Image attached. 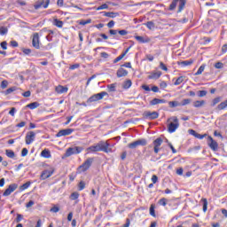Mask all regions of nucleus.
<instances>
[{
  "label": "nucleus",
  "mask_w": 227,
  "mask_h": 227,
  "mask_svg": "<svg viewBox=\"0 0 227 227\" xmlns=\"http://www.w3.org/2000/svg\"><path fill=\"white\" fill-rule=\"evenodd\" d=\"M109 146H111V145L108 141H99L98 144L88 147L87 152H91L92 153H95V152H104L105 153H109L113 152V149H111Z\"/></svg>",
  "instance_id": "1"
},
{
  "label": "nucleus",
  "mask_w": 227,
  "mask_h": 227,
  "mask_svg": "<svg viewBox=\"0 0 227 227\" xmlns=\"http://www.w3.org/2000/svg\"><path fill=\"white\" fill-rule=\"evenodd\" d=\"M168 121H173L168 125V130L169 134H173V132H176V129L180 127V122H178V117L172 116L168 120Z\"/></svg>",
  "instance_id": "2"
},
{
  "label": "nucleus",
  "mask_w": 227,
  "mask_h": 227,
  "mask_svg": "<svg viewBox=\"0 0 227 227\" xmlns=\"http://www.w3.org/2000/svg\"><path fill=\"white\" fill-rule=\"evenodd\" d=\"M186 3H187V0H173L168 7V10L170 12H173V10H175V8H176V4H178L177 12H178V13H180V12H182V10H184V8H185Z\"/></svg>",
  "instance_id": "3"
},
{
  "label": "nucleus",
  "mask_w": 227,
  "mask_h": 227,
  "mask_svg": "<svg viewBox=\"0 0 227 227\" xmlns=\"http://www.w3.org/2000/svg\"><path fill=\"white\" fill-rule=\"evenodd\" d=\"M84 148L81 146L69 147L65 153V157H72V155H78Z\"/></svg>",
  "instance_id": "4"
},
{
  "label": "nucleus",
  "mask_w": 227,
  "mask_h": 227,
  "mask_svg": "<svg viewBox=\"0 0 227 227\" xmlns=\"http://www.w3.org/2000/svg\"><path fill=\"white\" fill-rule=\"evenodd\" d=\"M93 158H88L79 168L78 171L79 173H84L85 171H88L89 168H91V164H93Z\"/></svg>",
  "instance_id": "5"
},
{
  "label": "nucleus",
  "mask_w": 227,
  "mask_h": 227,
  "mask_svg": "<svg viewBox=\"0 0 227 227\" xmlns=\"http://www.w3.org/2000/svg\"><path fill=\"white\" fill-rule=\"evenodd\" d=\"M105 97H107V92L106 91H102V92H99L98 94L92 95L87 100V102H89L90 104H91V102H98V100H102V98H104Z\"/></svg>",
  "instance_id": "6"
},
{
  "label": "nucleus",
  "mask_w": 227,
  "mask_h": 227,
  "mask_svg": "<svg viewBox=\"0 0 227 227\" xmlns=\"http://www.w3.org/2000/svg\"><path fill=\"white\" fill-rule=\"evenodd\" d=\"M143 116L145 120H157V118H159V113L145 111L144 112Z\"/></svg>",
  "instance_id": "7"
},
{
  "label": "nucleus",
  "mask_w": 227,
  "mask_h": 227,
  "mask_svg": "<svg viewBox=\"0 0 227 227\" xmlns=\"http://www.w3.org/2000/svg\"><path fill=\"white\" fill-rule=\"evenodd\" d=\"M207 145L209 148L213 150V152H217V150L219 149V144H217L215 140H214V138H212V137L210 136L207 137Z\"/></svg>",
  "instance_id": "8"
},
{
  "label": "nucleus",
  "mask_w": 227,
  "mask_h": 227,
  "mask_svg": "<svg viewBox=\"0 0 227 227\" xmlns=\"http://www.w3.org/2000/svg\"><path fill=\"white\" fill-rule=\"evenodd\" d=\"M51 3V0H41L35 4L34 8L35 10H40V8H49V4Z\"/></svg>",
  "instance_id": "9"
},
{
  "label": "nucleus",
  "mask_w": 227,
  "mask_h": 227,
  "mask_svg": "<svg viewBox=\"0 0 227 227\" xmlns=\"http://www.w3.org/2000/svg\"><path fill=\"white\" fill-rule=\"evenodd\" d=\"M36 137V133L35 131H28L25 137L26 145H31Z\"/></svg>",
  "instance_id": "10"
},
{
  "label": "nucleus",
  "mask_w": 227,
  "mask_h": 227,
  "mask_svg": "<svg viewBox=\"0 0 227 227\" xmlns=\"http://www.w3.org/2000/svg\"><path fill=\"white\" fill-rule=\"evenodd\" d=\"M162 143H163V140L160 137L156 138L153 142V145L154 146L153 147L154 153H159V152H160V145H162Z\"/></svg>",
  "instance_id": "11"
},
{
  "label": "nucleus",
  "mask_w": 227,
  "mask_h": 227,
  "mask_svg": "<svg viewBox=\"0 0 227 227\" xmlns=\"http://www.w3.org/2000/svg\"><path fill=\"white\" fill-rule=\"evenodd\" d=\"M18 187H19L18 184H10L9 187L4 192L3 196H10L12 192H14V191H17Z\"/></svg>",
  "instance_id": "12"
},
{
  "label": "nucleus",
  "mask_w": 227,
  "mask_h": 227,
  "mask_svg": "<svg viewBox=\"0 0 227 227\" xmlns=\"http://www.w3.org/2000/svg\"><path fill=\"white\" fill-rule=\"evenodd\" d=\"M109 34L112 35L113 36H116L117 35H120L121 36H127V35H129V31L125 29H122V30L110 29Z\"/></svg>",
  "instance_id": "13"
},
{
  "label": "nucleus",
  "mask_w": 227,
  "mask_h": 227,
  "mask_svg": "<svg viewBox=\"0 0 227 227\" xmlns=\"http://www.w3.org/2000/svg\"><path fill=\"white\" fill-rule=\"evenodd\" d=\"M54 175V169H45L41 174V180H47V178H51Z\"/></svg>",
  "instance_id": "14"
},
{
  "label": "nucleus",
  "mask_w": 227,
  "mask_h": 227,
  "mask_svg": "<svg viewBox=\"0 0 227 227\" xmlns=\"http://www.w3.org/2000/svg\"><path fill=\"white\" fill-rule=\"evenodd\" d=\"M32 45L35 49H40V35L38 33H35L32 39Z\"/></svg>",
  "instance_id": "15"
},
{
  "label": "nucleus",
  "mask_w": 227,
  "mask_h": 227,
  "mask_svg": "<svg viewBox=\"0 0 227 227\" xmlns=\"http://www.w3.org/2000/svg\"><path fill=\"white\" fill-rule=\"evenodd\" d=\"M74 132V129H61L57 133V137H62V136H70Z\"/></svg>",
  "instance_id": "16"
},
{
  "label": "nucleus",
  "mask_w": 227,
  "mask_h": 227,
  "mask_svg": "<svg viewBox=\"0 0 227 227\" xmlns=\"http://www.w3.org/2000/svg\"><path fill=\"white\" fill-rule=\"evenodd\" d=\"M135 39L137 42H139V43H149L150 37H144L141 35H136Z\"/></svg>",
  "instance_id": "17"
},
{
  "label": "nucleus",
  "mask_w": 227,
  "mask_h": 227,
  "mask_svg": "<svg viewBox=\"0 0 227 227\" xmlns=\"http://www.w3.org/2000/svg\"><path fill=\"white\" fill-rule=\"evenodd\" d=\"M127 75H129V71H127V69L121 67L117 70V77H127Z\"/></svg>",
  "instance_id": "18"
},
{
  "label": "nucleus",
  "mask_w": 227,
  "mask_h": 227,
  "mask_svg": "<svg viewBox=\"0 0 227 227\" xmlns=\"http://www.w3.org/2000/svg\"><path fill=\"white\" fill-rule=\"evenodd\" d=\"M160 75H162V72L160 71H154V72H152L150 74V75H148V79H154V80H157L160 77Z\"/></svg>",
  "instance_id": "19"
},
{
  "label": "nucleus",
  "mask_w": 227,
  "mask_h": 227,
  "mask_svg": "<svg viewBox=\"0 0 227 227\" xmlns=\"http://www.w3.org/2000/svg\"><path fill=\"white\" fill-rule=\"evenodd\" d=\"M55 91L56 93H59V94L67 93L68 91V87L59 85L55 88Z\"/></svg>",
  "instance_id": "20"
},
{
  "label": "nucleus",
  "mask_w": 227,
  "mask_h": 227,
  "mask_svg": "<svg viewBox=\"0 0 227 227\" xmlns=\"http://www.w3.org/2000/svg\"><path fill=\"white\" fill-rule=\"evenodd\" d=\"M159 104H166V99H159L154 98L153 100L150 101V106H157Z\"/></svg>",
  "instance_id": "21"
},
{
  "label": "nucleus",
  "mask_w": 227,
  "mask_h": 227,
  "mask_svg": "<svg viewBox=\"0 0 227 227\" xmlns=\"http://www.w3.org/2000/svg\"><path fill=\"white\" fill-rule=\"evenodd\" d=\"M194 63V60L189 59V60H183L177 62V65H181V67H191Z\"/></svg>",
  "instance_id": "22"
},
{
  "label": "nucleus",
  "mask_w": 227,
  "mask_h": 227,
  "mask_svg": "<svg viewBox=\"0 0 227 227\" xmlns=\"http://www.w3.org/2000/svg\"><path fill=\"white\" fill-rule=\"evenodd\" d=\"M104 13V17H109L110 19H115V17H118V15H120L118 12H103Z\"/></svg>",
  "instance_id": "23"
},
{
  "label": "nucleus",
  "mask_w": 227,
  "mask_h": 227,
  "mask_svg": "<svg viewBox=\"0 0 227 227\" xmlns=\"http://www.w3.org/2000/svg\"><path fill=\"white\" fill-rule=\"evenodd\" d=\"M41 156L44 157V159H51V151L44 149L41 153Z\"/></svg>",
  "instance_id": "24"
},
{
  "label": "nucleus",
  "mask_w": 227,
  "mask_h": 227,
  "mask_svg": "<svg viewBox=\"0 0 227 227\" xmlns=\"http://www.w3.org/2000/svg\"><path fill=\"white\" fill-rule=\"evenodd\" d=\"M226 107H227V99L225 101L222 102L221 104H219L217 106L216 109L218 111H223V110L226 109Z\"/></svg>",
  "instance_id": "25"
},
{
  "label": "nucleus",
  "mask_w": 227,
  "mask_h": 227,
  "mask_svg": "<svg viewBox=\"0 0 227 227\" xmlns=\"http://www.w3.org/2000/svg\"><path fill=\"white\" fill-rule=\"evenodd\" d=\"M130 86H132V81L131 80H126L122 83L123 90H129V88H130Z\"/></svg>",
  "instance_id": "26"
},
{
  "label": "nucleus",
  "mask_w": 227,
  "mask_h": 227,
  "mask_svg": "<svg viewBox=\"0 0 227 227\" xmlns=\"http://www.w3.org/2000/svg\"><path fill=\"white\" fill-rule=\"evenodd\" d=\"M27 107H28V109H32V110L36 109L37 107H40V103L33 102V103L27 105Z\"/></svg>",
  "instance_id": "27"
},
{
  "label": "nucleus",
  "mask_w": 227,
  "mask_h": 227,
  "mask_svg": "<svg viewBox=\"0 0 227 227\" xmlns=\"http://www.w3.org/2000/svg\"><path fill=\"white\" fill-rule=\"evenodd\" d=\"M5 154L9 159H15V153L10 149L5 150Z\"/></svg>",
  "instance_id": "28"
},
{
  "label": "nucleus",
  "mask_w": 227,
  "mask_h": 227,
  "mask_svg": "<svg viewBox=\"0 0 227 227\" xmlns=\"http://www.w3.org/2000/svg\"><path fill=\"white\" fill-rule=\"evenodd\" d=\"M137 143L138 146H146V145H148V142L145 138L137 140Z\"/></svg>",
  "instance_id": "29"
},
{
  "label": "nucleus",
  "mask_w": 227,
  "mask_h": 227,
  "mask_svg": "<svg viewBox=\"0 0 227 227\" xmlns=\"http://www.w3.org/2000/svg\"><path fill=\"white\" fill-rule=\"evenodd\" d=\"M193 106L195 107H203V106H205V100H197L195 102H193Z\"/></svg>",
  "instance_id": "30"
},
{
  "label": "nucleus",
  "mask_w": 227,
  "mask_h": 227,
  "mask_svg": "<svg viewBox=\"0 0 227 227\" xmlns=\"http://www.w3.org/2000/svg\"><path fill=\"white\" fill-rule=\"evenodd\" d=\"M31 186V181H28L25 184H23L20 187V191H26V189H28V187Z\"/></svg>",
  "instance_id": "31"
},
{
  "label": "nucleus",
  "mask_w": 227,
  "mask_h": 227,
  "mask_svg": "<svg viewBox=\"0 0 227 227\" xmlns=\"http://www.w3.org/2000/svg\"><path fill=\"white\" fill-rule=\"evenodd\" d=\"M116 86H117V83L108 84L107 85L108 91H110V92L116 91Z\"/></svg>",
  "instance_id": "32"
},
{
  "label": "nucleus",
  "mask_w": 227,
  "mask_h": 227,
  "mask_svg": "<svg viewBox=\"0 0 227 227\" xmlns=\"http://www.w3.org/2000/svg\"><path fill=\"white\" fill-rule=\"evenodd\" d=\"M17 90L18 88L15 86L11 87L4 91V95H10L11 93H13V91H17Z\"/></svg>",
  "instance_id": "33"
},
{
  "label": "nucleus",
  "mask_w": 227,
  "mask_h": 227,
  "mask_svg": "<svg viewBox=\"0 0 227 227\" xmlns=\"http://www.w3.org/2000/svg\"><path fill=\"white\" fill-rule=\"evenodd\" d=\"M205 72V65H201L194 75H201Z\"/></svg>",
  "instance_id": "34"
},
{
  "label": "nucleus",
  "mask_w": 227,
  "mask_h": 227,
  "mask_svg": "<svg viewBox=\"0 0 227 227\" xmlns=\"http://www.w3.org/2000/svg\"><path fill=\"white\" fill-rule=\"evenodd\" d=\"M149 214L150 215H152L153 217H155L156 215H155V205L154 204H152L151 207H150V209H149Z\"/></svg>",
  "instance_id": "35"
},
{
  "label": "nucleus",
  "mask_w": 227,
  "mask_h": 227,
  "mask_svg": "<svg viewBox=\"0 0 227 227\" xmlns=\"http://www.w3.org/2000/svg\"><path fill=\"white\" fill-rule=\"evenodd\" d=\"M145 26L148 29H155V23H153V21H148L147 23H145Z\"/></svg>",
  "instance_id": "36"
},
{
  "label": "nucleus",
  "mask_w": 227,
  "mask_h": 227,
  "mask_svg": "<svg viewBox=\"0 0 227 227\" xmlns=\"http://www.w3.org/2000/svg\"><path fill=\"white\" fill-rule=\"evenodd\" d=\"M53 24L54 26H56L57 27H63V22L58 19H55L53 20Z\"/></svg>",
  "instance_id": "37"
},
{
  "label": "nucleus",
  "mask_w": 227,
  "mask_h": 227,
  "mask_svg": "<svg viewBox=\"0 0 227 227\" xmlns=\"http://www.w3.org/2000/svg\"><path fill=\"white\" fill-rule=\"evenodd\" d=\"M8 34V28L6 27H0V35L1 36H4V35Z\"/></svg>",
  "instance_id": "38"
},
{
  "label": "nucleus",
  "mask_w": 227,
  "mask_h": 227,
  "mask_svg": "<svg viewBox=\"0 0 227 227\" xmlns=\"http://www.w3.org/2000/svg\"><path fill=\"white\" fill-rule=\"evenodd\" d=\"M201 201L203 203V212H207L208 207V200H207V199H201Z\"/></svg>",
  "instance_id": "39"
},
{
  "label": "nucleus",
  "mask_w": 227,
  "mask_h": 227,
  "mask_svg": "<svg viewBox=\"0 0 227 227\" xmlns=\"http://www.w3.org/2000/svg\"><path fill=\"white\" fill-rule=\"evenodd\" d=\"M169 107H178L180 106V103L178 101H169L168 102Z\"/></svg>",
  "instance_id": "40"
},
{
  "label": "nucleus",
  "mask_w": 227,
  "mask_h": 227,
  "mask_svg": "<svg viewBox=\"0 0 227 227\" xmlns=\"http://www.w3.org/2000/svg\"><path fill=\"white\" fill-rule=\"evenodd\" d=\"M109 8V5L106 4H103L102 5L97 7V11L100 12V10H107Z\"/></svg>",
  "instance_id": "41"
},
{
  "label": "nucleus",
  "mask_w": 227,
  "mask_h": 227,
  "mask_svg": "<svg viewBox=\"0 0 227 227\" xmlns=\"http://www.w3.org/2000/svg\"><path fill=\"white\" fill-rule=\"evenodd\" d=\"M159 204L161 205V207H166V205H168V199L166 198H161L159 200Z\"/></svg>",
  "instance_id": "42"
},
{
  "label": "nucleus",
  "mask_w": 227,
  "mask_h": 227,
  "mask_svg": "<svg viewBox=\"0 0 227 227\" xmlns=\"http://www.w3.org/2000/svg\"><path fill=\"white\" fill-rule=\"evenodd\" d=\"M219 102H221L220 97L214 98L212 101L211 106L214 107V106H217V104H219Z\"/></svg>",
  "instance_id": "43"
},
{
  "label": "nucleus",
  "mask_w": 227,
  "mask_h": 227,
  "mask_svg": "<svg viewBox=\"0 0 227 227\" xmlns=\"http://www.w3.org/2000/svg\"><path fill=\"white\" fill-rule=\"evenodd\" d=\"M137 146H139L137 141H135L128 145V147L130 148V150H135Z\"/></svg>",
  "instance_id": "44"
},
{
  "label": "nucleus",
  "mask_w": 227,
  "mask_h": 227,
  "mask_svg": "<svg viewBox=\"0 0 227 227\" xmlns=\"http://www.w3.org/2000/svg\"><path fill=\"white\" fill-rule=\"evenodd\" d=\"M184 82V76H179L176 82H175V86H180V83Z\"/></svg>",
  "instance_id": "45"
},
{
  "label": "nucleus",
  "mask_w": 227,
  "mask_h": 227,
  "mask_svg": "<svg viewBox=\"0 0 227 227\" xmlns=\"http://www.w3.org/2000/svg\"><path fill=\"white\" fill-rule=\"evenodd\" d=\"M80 26H86V24H91V19H89L87 20H82L79 22Z\"/></svg>",
  "instance_id": "46"
},
{
  "label": "nucleus",
  "mask_w": 227,
  "mask_h": 227,
  "mask_svg": "<svg viewBox=\"0 0 227 227\" xmlns=\"http://www.w3.org/2000/svg\"><path fill=\"white\" fill-rule=\"evenodd\" d=\"M190 103H191V99L185 98L182 100V102L180 103V106H189Z\"/></svg>",
  "instance_id": "47"
},
{
  "label": "nucleus",
  "mask_w": 227,
  "mask_h": 227,
  "mask_svg": "<svg viewBox=\"0 0 227 227\" xmlns=\"http://www.w3.org/2000/svg\"><path fill=\"white\" fill-rule=\"evenodd\" d=\"M84 187H86V184L84 183V181H81L78 184L79 191H83Z\"/></svg>",
  "instance_id": "48"
},
{
  "label": "nucleus",
  "mask_w": 227,
  "mask_h": 227,
  "mask_svg": "<svg viewBox=\"0 0 227 227\" xmlns=\"http://www.w3.org/2000/svg\"><path fill=\"white\" fill-rule=\"evenodd\" d=\"M70 199L71 200H78L79 199V192H73L70 196Z\"/></svg>",
  "instance_id": "49"
},
{
  "label": "nucleus",
  "mask_w": 227,
  "mask_h": 227,
  "mask_svg": "<svg viewBox=\"0 0 227 227\" xmlns=\"http://www.w3.org/2000/svg\"><path fill=\"white\" fill-rule=\"evenodd\" d=\"M125 58V54L121 53L119 57H117L114 60V63H118L119 61H121L122 59Z\"/></svg>",
  "instance_id": "50"
},
{
  "label": "nucleus",
  "mask_w": 227,
  "mask_h": 227,
  "mask_svg": "<svg viewBox=\"0 0 227 227\" xmlns=\"http://www.w3.org/2000/svg\"><path fill=\"white\" fill-rule=\"evenodd\" d=\"M0 46L4 51H6V49H8V43H6V41H4L0 43Z\"/></svg>",
  "instance_id": "51"
},
{
  "label": "nucleus",
  "mask_w": 227,
  "mask_h": 227,
  "mask_svg": "<svg viewBox=\"0 0 227 227\" xmlns=\"http://www.w3.org/2000/svg\"><path fill=\"white\" fill-rule=\"evenodd\" d=\"M1 88H2V90H4V89L8 88V81L4 80V81L1 82Z\"/></svg>",
  "instance_id": "52"
},
{
  "label": "nucleus",
  "mask_w": 227,
  "mask_h": 227,
  "mask_svg": "<svg viewBox=\"0 0 227 227\" xmlns=\"http://www.w3.org/2000/svg\"><path fill=\"white\" fill-rule=\"evenodd\" d=\"M198 97H207V90H199L198 91Z\"/></svg>",
  "instance_id": "53"
},
{
  "label": "nucleus",
  "mask_w": 227,
  "mask_h": 227,
  "mask_svg": "<svg viewBox=\"0 0 227 227\" xmlns=\"http://www.w3.org/2000/svg\"><path fill=\"white\" fill-rule=\"evenodd\" d=\"M160 68L164 72H168V67L165 66L164 62H160Z\"/></svg>",
  "instance_id": "54"
},
{
  "label": "nucleus",
  "mask_w": 227,
  "mask_h": 227,
  "mask_svg": "<svg viewBox=\"0 0 227 227\" xmlns=\"http://www.w3.org/2000/svg\"><path fill=\"white\" fill-rule=\"evenodd\" d=\"M160 88L161 89V90H166V88H168V83L166 82H160Z\"/></svg>",
  "instance_id": "55"
},
{
  "label": "nucleus",
  "mask_w": 227,
  "mask_h": 227,
  "mask_svg": "<svg viewBox=\"0 0 227 227\" xmlns=\"http://www.w3.org/2000/svg\"><path fill=\"white\" fill-rule=\"evenodd\" d=\"M50 212H53L54 214H58L59 212V207L57 206H54L53 207L51 208Z\"/></svg>",
  "instance_id": "56"
},
{
  "label": "nucleus",
  "mask_w": 227,
  "mask_h": 227,
  "mask_svg": "<svg viewBox=\"0 0 227 227\" xmlns=\"http://www.w3.org/2000/svg\"><path fill=\"white\" fill-rule=\"evenodd\" d=\"M28 150L27 148H23L22 151H21V157H26L28 153Z\"/></svg>",
  "instance_id": "57"
},
{
  "label": "nucleus",
  "mask_w": 227,
  "mask_h": 227,
  "mask_svg": "<svg viewBox=\"0 0 227 227\" xmlns=\"http://www.w3.org/2000/svg\"><path fill=\"white\" fill-rule=\"evenodd\" d=\"M80 67H81V65H79V64H74L69 67V70H75V69L79 68Z\"/></svg>",
  "instance_id": "58"
},
{
  "label": "nucleus",
  "mask_w": 227,
  "mask_h": 227,
  "mask_svg": "<svg viewBox=\"0 0 227 227\" xmlns=\"http://www.w3.org/2000/svg\"><path fill=\"white\" fill-rule=\"evenodd\" d=\"M22 219H24V215L18 214L17 217H16V223H20V221H22Z\"/></svg>",
  "instance_id": "59"
},
{
  "label": "nucleus",
  "mask_w": 227,
  "mask_h": 227,
  "mask_svg": "<svg viewBox=\"0 0 227 227\" xmlns=\"http://www.w3.org/2000/svg\"><path fill=\"white\" fill-rule=\"evenodd\" d=\"M22 52L25 53L27 56H29V54H31V49L23 48Z\"/></svg>",
  "instance_id": "60"
},
{
  "label": "nucleus",
  "mask_w": 227,
  "mask_h": 227,
  "mask_svg": "<svg viewBox=\"0 0 227 227\" xmlns=\"http://www.w3.org/2000/svg\"><path fill=\"white\" fill-rule=\"evenodd\" d=\"M152 182L153 184H157V182H159V177L156 175H153Z\"/></svg>",
  "instance_id": "61"
},
{
  "label": "nucleus",
  "mask_w": 227,
  "mask_h": 227,
  "mask_svg": "<svg viewBox=\"0 0 227 227\" xmlns=\"http://www.w3.org/2000/svg\"><path fill=\"white\" fill-rule=\"evenodd\" d=\"M114 20H110L108 23H107V27H109V29H112V27H114Z\"/></svg>",
  "instance_id": "62"
},
{
  "label": "nucleus",
  "mask_w": 227,
  "mask_h": 227,
  "mask_svg": "<svg viewBox=\"0 0 227 227\" xmlns=\"http://www.w3.org/2000/svg\"><path fill=\"white\" fill-rule=\"evenodd\" d=\"M223 62H217L215 64V68H223Z\"/></svg>",
  "instance_id": "63"
},
{
  "label": "nucleus",
  "mask_w": 227,
  "mask_h": 227,
  "mask_svg": "<svg viewBox=\"0 0 227 227\" xmlns=\"http://www.w3.org/2000/svg\"><path fill=\"white\" fill-rule=\"evenodd\" d=\"M222 52L223 54H226L227 52V44H223L222 47Z\"/></svg>",
  "instance_id": "64"
}]
</instances>
